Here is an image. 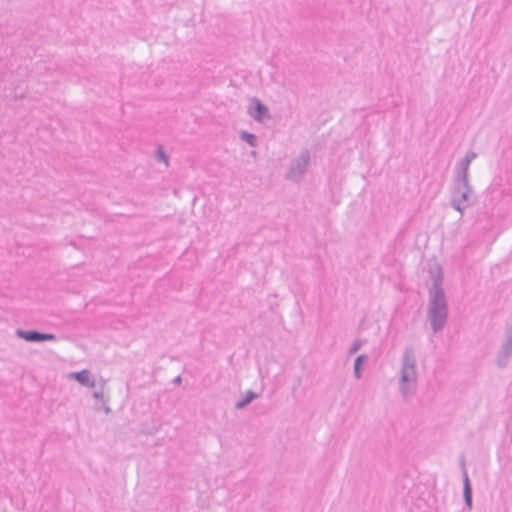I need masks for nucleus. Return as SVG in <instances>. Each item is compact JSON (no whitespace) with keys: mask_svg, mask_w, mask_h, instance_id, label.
I'll return each mask as SVG.
<instances>
[{"mask_svg":"<svg viewBox=\"0 0 512 512\" xmlns=\"http://www.w3.org/2000/svg\"><path fill=\"white\" fill-rule=\"evenodd\" d=\"M70 377L76 379L79 383L87 387L95 386V380L88 370L72 373Z\"/></svg>","mask_w":512,"mask_h":512,"instance_id":"f03ea898","label":"nucleus"},{"mask_svg":"<svg viewBox=\"0 0 512 512\" xmlns=\"http://www.w3.org/2000/svg\"><path fill=\"white\" fill-rule=\"evenodd\" d=\"M363 360V357L362 356H359L357 359H356V362H355V372L356 374L358 375L359 373V369H360V365H361V362Z\"/></svg>","mask_w":512,"mask_h":512,"instance_id":"0eeeda50","label":"nucleus"},{"mask_svg":"<svg viewBox=\"0 0 512 512\" xmlns=\"http://www.w3.org/2000/svg\"><path fill=\"white\" fill-rule=\"evenodd\" d=\"M447 309L443 292L440 289H435L432 296V304L430 309V318L434 330L443 327L446 321Z\"/></svg>","mask_w":512,"mask_h":512,"instance_id":"f257e3e1","label":"nucleus"},{"mask_svg":"<svg viewBox=\"0 0 512 512\" xmlns=\"http://www.w3.org/2000/svg\"><path fill=\"white\" fill-rule=\"evenodd\" d=\"M252 398H253V395H251L250 397H248V399H247L245 402L239 403V404L237 405V407H239V408H240V407H243L246 403L250 402Z\"/></svg>","mask_w":512,"mask_h":512,"instance_id":"1a4fd4ad","label":"nucleus"},{"mask_svg":"<svg viewBox=\"0 0 512 512\" xmlns=\"http://www.w3.org/2000/svg\"><path fill=\"white\" fill-rule=\"evenodd\" d=\"M160 157H161V159L164 161V163H165L166 165H168L167 158H166V156L164 155V153H163L162 151H160Z\"/></svg>","mask_w":512,"mask_h":512,"instance_id":"9d476101","label":"nucleus"},{"mask_svg":"<svg viewBox=\"0 0 512 512\" xmlns=\"http://www.w3.org/2000/svg\"><path fill=\"white\" fill-rule=\"evenodd\" d=\"M46 336L37 332H28L24 335V338L28 341H40L44 340Z\"/></svg>","mask_w":512,"mask_h":512,"instance_id":"39448f33","label":"nucleus"},{"mask_svg":"<svg viewBox=\"0 0 512 512\" xmlns=\"http://www.w3.org/2000/svg\"><path fill=\"white\" fill-rule=\"evenodd\" d=\"M44 335L46 336V337L44 338V340H51V339H53V338H54V336H53V335H51V334H44Z\"/></svg>","mask_w":512,"mask_h":512,"instance_id":"9b49d317","label":"nucleus"},{"mask_svg":"<svg viewBox=\"0 0 512 512\" xmlns=\"http://www.w3.org/2000/svg\"><path fill=\"white\" fill-rule=\"evenodd\" d=\"M249 113L254 118L261 120L266 116L267 108L262 105L260 101L253 100L249 108Z\"/></svg>","mask_w":512,"mask_h":512,"instance_id":"7ed1b4c3","label":"nucleus"},{"mask_svg":"<svg viewBox=\"0 0 512 512\" xmlns=\"http://www.w3.org/2000/svg\"><path fill=\"white\" fill-rule=\"evenodd\" d=\"M465 497H466L467 503L470 505V503H471V492H470V487H469L468 483H466V487H465Z\"/></svg>","mask_w":512,"mask_h":512,"instance_id":"423d86ee","label":"nucleus"},{"mask_svg":"<svg viewBox=\"0 0 512 512\" xmlns=\"http://www.w3.org/2000/svg\"><path fill=\"white\" fill-rule=\"evenodd\" d=\"M244 138H245L249 143H251V144H252V140L254 139V136H253V135H251V134H245V135H244Z\"/></svg>","mask_w":512,"mask_h":512,"instance_id":"6e6552de","label":"nucleus"},{"mask_svg":"<svg viewBox=\"0 0 512 512\" xmlns=\"http://www.w3.org/2000/svg\"><path fill=\"white\" fill-rule=\"evenodd\" d=\"M415 376L414 366L413 365H405L403 370V380L408 381Z\"/></svg>","mask_w":512,"mask_h":512,"instance_id":"20e7f679","label":"nucleus"}]
</instances>
